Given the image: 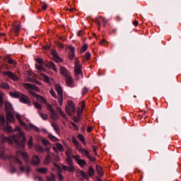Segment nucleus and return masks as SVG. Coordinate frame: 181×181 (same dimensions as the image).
Masks as SVG:
<instances>
[{
    "mask_svg": "<svg viewBox=\"0 0 181 181\" xmlns=\"http://www.w3.org/2000/svg\"><path fill=\"white\" fill-rule=\"evenodd\" d=\"M14 132H18L16 135H13L11 137L3 136L1 138V143L4 144L7 142L9 145H13V141L18 148H25V142H26V136H25V132L21 130V127H16Z\"/></svg>",
    "mask_w": 181,
    "mask_h": 181,
    "instance_id": "obj_1",
    "label": "nucleus"
},
{
    "mask_svg": "<svg viewBox=\"0 0 181 181\" xmlns=\"http://www.w3.org/2000/svg\"><path fill=\"white\" fill-rule=\"evenodd\" d=\"M23 87L25 88V90H28L29 93L33 95V97H35L39 103H41L42 104H48L47 100L44 98L42 95L36 94L35 92L32 91L33 90L34 91H39V88L36 86V85L30 84V83H23Z\"/></svg>",
    "mask_w": 181,
    "mask_h": 181,
    "instance_id": "obj_2",
    "label": "nucleus"
},
{
    "mask_svg": "<svg viewBox=\"0 0 181 181\" xmlns=\"http://www.w3.org/2000/svg\"><path fill=\"white\" fill-rule=\"evenodd\" d=\"M21 156H22L24 159V160H29V155H28V153L23 152V151H17L16 152V156L12 157V159L13 160V162H15L18 166H21L22 165V160H21Z\"/></svg>",
    "mask_w": 181,
    "mask_h": 181,
    "instance_id": "obj_3",
    "label": "nucleus"
},
{
    "mask_svg": "<svg viewBox=\"0 0 181 181\" xmlns=\"http://www.w3.org/2000/svg\"><path fill=\"white\" fill-rule=\"evenodd\" d=\"M5 152V147H4V146H0V158L3 159L4 160H8V159H9V160L11 162H13V158H15V156H8L6 155Z\"/></svg>",
    "mask_w": 181,
    "mask_h": 181,
    "instance_id": "obj_4",
    "label": "nucleus"
},
{
    "mask_svg": "<svg viewBox=\"0 0 181 181\" xmlns=\"http://www.w3.org/2000/svg\"><path fill=\"white\" fill-rule=\"evenodd\" d=\"M46 107L48 111H49L52 119H54V121H57V119H59V115H57V113H56L54 109H53V106H52V105H50L49 103H47L46 105Z\"/></svg>",
    "mask_w": 181,
    "mask_h": 181,
    "instance_id": "obj_5",
    "label": "nucleus"
},
{
    "mask_svg": "<svg viewBox=\"0 0 181 181\" xmlns=\"http://www.w3.org/2000/svg\"><path fill=\"white\" fill-rule=\"evenodd\" d=\"M66 112L69 114V115H71V112H74V114L76 112V105H74V102H68V105L66 107Z\"/></svg>",
    "mask_w": 181,
    "mask_h": 181,
    "instance_id": "obj_6",
    "label": "nucleus"
},
{
    "mask_svg": "<svg viewBox=\"0 0 181 181\" xmlns=\"http://www.w3.org/2000/svg\"><path fill=\"white\" fill-rule=\"evenodd\" d=\"M66 163L69 167L66 165H62V169L64 170H66V172H74L76 169L74 168L73 160H66Z\"/></svg>",
    "mask_w": 181,
    "mask_h": 181,
    "instance_id": "obj_7",
    "label": "nucleus"
},
{
    "mask_svg": "<svg viewBox=\"0 0 181 181\" xmlns=\"http://www.w3.org/2000/svg\"><path fill=\"white\" fill-rule=\"evenodd\" d=\"M74 73H75V76L78 78H80V77H82V78L84 77L83 76V71L81 70V65H79L78 63H76L75 64Z\"/></svg>",
    "mask_w": 181,
    "mask_h": 181,
    "instance_id": "obj_8",
    "label": "nucleus"
},
{
    "mask_svg": "<svg viewBox=\"0 0 181 181\" xmlns=\"http://www.w3.org/2000/svg\"><path fill=\"white\" fill-rule=\"evenodd\" d=\"M3 74L4 76H6V77H9V78H11L13 81H19V77L11 71H4Z\"/></svg>",
    "mask_w": 181,
    "mask_h": 181,
    "instance_id": "obj_9",
    "label": "nucleus"
},
{
    "mask_svg": "<svg viewBox=\"0 0 181 181\" xmlns=\"http://www.w3.org/2000/svg\"><path fill=\"white\" fill-rule=\"evenodd\" d=\"M40 80H43L45 83H47V84H53V83H54V79L47 76L45 74H40Z\"/></svg>",
    "mask_w": 181,
    "mask_h": 181,
    "instance_id": "obj_10",
    "label": "nucleus"
},
{
    "mask_svg": "<svg viewBox=\"0 0 181 181\" xmlns=\"http://www.w3.org/2000/svg\"><path fill=\"white\" fill-rule=\"evenodd\" d=\"M52 149L54 151V152L57 153L59 152H64V146H62L60 143H56L52 146Z\"/></svg>",
    "mask_w": 181,
    "mask_h": 181,
    "instance_id": "obj_11",
    "label": "nucleus"
},
{
    "mask_svg": "<svg viewBox=\"0 0 181 181\" xmlns=\"http://www.w3.org/2000/svg\"><path fill=\"white\" fill-rule=\"evenodd\" d=\"M73 158L77 162L78 165L81 166V168H83V166H86V165H87V163L84 160L80 158V156H74Z\"/></svg>",
    "mask_w": 181,
    "mask_h": 181,
    "instance_id": "obj_12",
    "label": "nucleus"
},
{
    "mask_svg": "<svg viewBox=\"0 0 181 181\" xmlns=\"http://www.w3.org/2000/svg\"><path fill=\"white\" fill-rule=\"evenodd\" d=\"M52 156H54V153L48 151L45 158V165H49L52 162V159H53Z\"/></svg>",
    "mask_w": 181,
    "mask_h": 181,
    "instance_id": "obj_13",
    "label": "nucleus"
},
{
    "mask_svg": "<svg viewBox=\"0 0 181 181\" xmlns=\"http://www.w3.org/2000/svg\"><path fill=\"white\" fill-rule=\"evenodd\" d=\"M65 81L66 86L69 87H74V81H73V77L71 75H68V76H65Z\"/></svg>",
    "mask_w": 181,
    "mask_h": 181,
    "instance_id": "obj_14",
    "label": "nucleus"
},
{
    "mask_svg": "<svg viewBox=\"0 0 181 181\" xmlns=\"http://www.w3.org/2000/svg\"><path fill=\"white\" fill-rule=\"evenodd\" d=\"M20 101L23 104H30V99L29 98V97L24 95L23 93H22L20 96Z\"/></svg>",
    "mask_w": 181,
    "mask_h": 181,
    "instance_id": "obj_15",
    "label": "nucleus"
},
{
    "mask_svg": "<svg viewBox=\"0 0 181 181\" xmlns=\"http://www.w3.org/2000/svg\"><path fill=\"white\" fill-rule=\"evenodd\" d=\"M65 155L67 158L66 160H71V156L73 155V150L69 146H66Z\"/></svg>",
    "mask_w": 181,
    "mask_h": 181,
    "instance_id": "obj_16",
    "label": "nucleus"
},
{
    "mask_svg": "<svg viewBox=\"0 0 181 181\" xmlns=\"http://www.w3.org/2000/svg\"><path fill=\"white\" fill-rule=\"evenodd\" d=\"M6 121L8 122H13L15 121V117H13V112H7L6 115Z\"/></svg>",
    "mask_w": 181,
    "mask_h": 181,
    "instance_id": "obj_17",
    "label": "nucleus"
},
{
    "mask_svg": "<svg viewBox=\"0 0 181 181\" xmlns=\"http://www.w3.org/2000/svg\"><path fill=\"white\" fill-rule=\"evenodd\" d=\"M5 110L6 112H13V107H12V105L9 102H5Z\"/></svg>",
    "mask_w": 181,
    "mask_h": 181,
    "instance_id": "obj_18",
    "label": "nucleus"
},
{
    "mask_svg": "<svg viewBox=\"0 0 181 181\" xmlns=\"http://www.w3.org/2000/svg\"><path fill=\"white\" fill-rule=\"evenodd\" d=\"M69 59L70 60H73L74 59V56H75V49L74 47H69Z\"/></svg>",
    "mask_w": 181,
    "mask_h": 181,
    "instance_id": "obj_19",
    "label": "nucleus"
},
{
    "mask_svg": "<svg viewBox=\"0 0 181 181\" xmlns=\"http://www.w3.org/2000/svg\"><path fill=\"white\" fill-rule=\"evenodd\" d=\"M60 73L64 76V77H67L68 76H70L69 71H67L66 69L64 66H61Z\"/></svg>",
    "mask_w": 181,
    "mask_h": 181,
    "instance_id": "obj_20",
    "label": "nucleus"
},
{
    "mask_svg": "<svg viewBox=\"0 0 181 181\" xmlns=\"http://www.w3.org/2000/svg\"><path fill=\"white\" fill-rule=\"evenodd\" d=\"M32 163L33 165H39L40 163V158L37 156H33L32 158Z\"/></svg>",
    "mask_w": 181,
    "mask_h": 181,
    "instance_id": "obj_21",
    "label": "nucleus"
},
{
    "mask_svg": "<svg viewBox=\"0 0 181 181\" xmlns=\"http://www.w3.org/2000/svg\"><path fill=\"white\" fill-rule=\"evenodd\" d=\"M56 91L58 94V97L60 95H63V89L62 88V86L59 84L55 85Z\"/></svg>",
    "mask_w": 181,
    "mask_h": 181,
    "instance_id": "obj_22",
    "label": "nucleus"
},
{
    "mask_svg": "<svg viewBox=\"0 0 181 181\" xmlns=\"http://www.w3.org/2000/svg\"><path fill=\"white\" fill-rule=\"evenodd\" d=\"M10 95L13 98H21V96L22 95V93L18 92V91L11 92Z\"/></svg>",
    "mask_w": 181,
    "mask_h": 181,
    "instance_id": "obj_23",
    "label": "nucleus"
},
{
    "mask_svg": "<svg viewBox=\"0 0 181 181\" xmlns=\"http://www.w3.org/2000/svg\"><path fill=\"white\" fill-rule=\"evenodd\" d=\"M96 172L99 176L104 175V171L103 170V168L100 165H96Z\"/></svg>",
    "mask_w": 181,
    "mask_h": 181,
    "instance_id": "obj_24",
    "label": "nucleus"
},
{
    "mask_svg": "<svg viewBox=\"0 0 181 181\" xmlns=\"http://www.w3.org/2000/svg\"><path fill=\"white\" fill-rule=\"evenodd\" d=\"M80 175L82 176V177H83V179H85L86 180H90V177L88 175V174H87L86 172H84L83 170H81L80 171Z\"/></svg>",
    "mask_w": 181,
    "mask_h": 181,
    "instance_id": "obj_25",
    "label": "nucleus"
},
{
    "mask_svg": "<svg viewBox=\"0 0 181 181\" xmlns=\"http://www.w3.org/2000/svg\"><path fill=\"white\" fill-rule=\"evenodd\" d=\"M38 173H42V175H46L47 173V168H40L37 169Z\"/></svg>",
    "mask_w": 181,
    "mask_h": 181,
    "instance_id": "obj_26",
    "label": "nucleus"
},
{
    "mask_svg": "<svg viewBox=\"0 0 181 181\" xmlns=\"http://www.w3.org/2000/svg\"><path fill=\"white\" fill-rule=\"evenodd\" d=\"M78 151L79 152H81V153H83V155H85V156H87V158L90 155V152L88 150H86L83 148H80Z\"/></svg>",
    "mask_w": 181,
    "mask_h": 181,
    "instance_id": "obj_27",
    "label": "nucleus"
},
{
    "mask_svg": "<svg viewBox=\"0 0 181 181\" xmlns=\"http://www.w3.org/2000/svg\"><path fill=\"white\" fill-rule=\"evenodd\" d=\"M14 33L15 35H19V33L21 32V23H19L18 25L15 26L13 28Z\"/></svg>",
    "mask_w": 181,
    "mask_h": 181,
    "instance_id": "obj_28",
    "label": "nucleus"
},
{
    "mask_svg": "<svg viewBox=\"0 0 181 181\" xmlns=\"http://www.w3.org/2000/svg\"><path fill=\"white\" fill-rule=\"evenodd\" d=\"M52 126L53 129H54L56 134H60V129H59V126L55 122L52 123Z\"/></svg>",
    "mask_w": 181,
    "mask_h": 181,
    "instance_id": "obj_29",
    "label": "nucleus"
},
{
    "mask_svg": "<svg viewBox=\"0 0 181 181\" xmlns=\"http://www.w3.org/2000/svg\"><path fill=\"white\" fill-rule=\"evenodd\" d=\"M4 61L6 63H8V64H13L14 66H16V61L13 60L12 58H7L6 59H4Z\"/></svg>",
    "mask_w": 181,
    "mask_h": 181,
    "instance_id": "obj_30",
    "label": "nucleus"
},
{
    "mask_svg": "<svg viewBox=\"0 0 181 181\" xmlns=\"http://www.w3.org/2000/svg\"><path fill=\"white\" fill-rule=\"evenodd\" d=\"M28 148L32 149L33 148V136H30L28 142Z\"/></svg>",
    "mask_w": 181,
    "mask_h": 181,
    "instance_id": "obj_31",
    "label": "nucleus"
},
{
    "mask_svg": "<svg viewBox=\"0 0 181 181\" xmlns=\"http://www.w3.org/2000/svg\"><path fill=\"white\" fill-rule=\"evenodd\" d=\"M94 173H95V172L94 171V168H93V167L90 166L88 168V175H89L90 177H91V176H94Z\"/></svg>",
    "mask_w": 181,
    "mask_h": 181,
    "instance_id": "obj_32",
    "label": "nucleus"
},
{
    "mask_svg": "<svg viewBox=\"0 0 181 181\" xmlns=\"http://www.w3.org/2000/svg\"><path fill=\"white\" fill-rule=\"evenodd\" d=\"M41 142L42 143V145H44V146H50V141H49V140L46 139H42Z\"/></svg>",
    "mask_w": 181,
    "mask_h": 181,
    "instance_id": "obj_33",
    "label": "nucleus"
},
{
    "mask_svg": "<svg viewBox=\"0 0 181 181\" xmlns=\"http://www.w3.org/2000/svg\"><path fill=\"white\" fill-rule=\"evenodd\" d=\"M48 138H49V139H50V140L52 141L53 142H57V141H59V139H57V137L53 136L52 134H48Z\"/></svg>",
    "mask_w": 181,
    "mask_h": 181,
    "instance_id": "obj_34",
    "label": "nucleus"
},
{
    "mask_svg": "<svg viewBox=\"0 0 181 181\" xmlns=\"http://www.w3.org/2000/svg\"><path fill=\"white\" fill-rule=\"evenodd\" d=\"M5 125V116L4 115H0V127H4Z\"/></svg>",
    "mask_w": 181,
    "mask_h": 181,
    "instance_id": "obj_35",
    "label": "nucleus"
},
{
    "mask_svg": "<svg viewBox=\"0 0 181 181\" xmlns=\"http://www.w3.org/2000/svg\"><path fill=\"white\" fill-rule=\"evenodd\" d=\"M29 128H30L31 129L35 131V132H39V131H40L39 127L35 126V124H30Z\"/></svg>",
    "mask_w": 181,
    "mask_h": 181,
    "instance_id": "obj_36",
    "label": "nucleus"
},
{
    "mask_svg": "<svg viewBox=\"0 0 181 181\" xmlns=\"http://www.w3.org/2000/svg\"><path fill=\"white\" fill-rule=\"evenodd\" d=\"M47 181H56V175L53 173L51 174V176L47 177Z\"/></svg>",
    "mask_w": 181,
    "mask_h": 181,
    "instance_id": "obj_37",
    "label": "nucleus"
},
{
    "mask_svg": "<svg viewBox=\"0 0 181 181\" xmlns=\"http://www.w3.org/2000/svg\"><path fill=\"white\" fill-rule=\"evenodd\" d=\"M49 69H52V70H54V71L57 72V69L56 68V65L53 62H49Z\"/></svg>",
    "mask_w": 181,
    "mask_h": 181,
    "instance_id": "obj_38",
    "label": "nucleus"
},
{
    "mask_svg": "<svg viewBox=\"0 0 181 181\" xmlns=\"http://www.w3.org/2000/svg\"><path fill=\"white\" fill-rule=\"evenodd\" d=\"M35 68L38 71H46V69L43 67L41 64L40 65H35Z\"/></svg>",
    "mask_w": 181,
    "mask_h": 181,
    "instance_id": "obj_39",
    "label": "nucleus"
},
{
    "mask_svg": "<svg viewBox=\"0 0 181 181\" xmlns=\"http://www.w3.org/2000/svg\"><path fill=\"white\" fill-rule=\"evenodd\" d=\"M4 98H5V94L0 93V107H2V105H4Z\"/></svg>",
    "mask_w": 181,
    "mask_h": 181,
    "instance_id": "obj_40",
    "label": "nucleus"
},
{
    "mask_svg": "<svg viewBox=\"0 0 181 181\" xmlns=\"http://www.w3.org/2000/svg\"><path fill=\"white\" fill-rule=\"evenodd\" d=\"M72 142L76 145V148H80V143L76 139V137L73 136L72 137Z\"/></svg>",
    "mask_w": 181,
    "mask_h": 181,
    "instance_id": "obj_41",
    "label": "nucleus"
},
{
    "mask_svg": "<svg viewBox=\"0 0 181 181\" xmlns=\"http://www.w3.org/2000/svg\"><path fill=\"white\" fill-rule=\"evenodd\" d=\"M35 149L37 150L38 152H43L45 151L43 147L40 145H36L35 146Z\"/></svg>",
    "mask_w": 181,
    "mask_h": 181,
    "instance_id": "obj_42",
    "label": "nucleus"
},
{
    "mask_svg": "<svg viewBox=\"0 0 181 181\" xmlns=\"http://www.w3.org/2000/svg\"><path fill=\"white\" fill-rule=\"evenodd\" d=\"M4 131H6V132H12L13 130L12 129V127L8 125V123H6Z\"/></svg>",
    "mask_w": 181,
    "mask_h": 181,
    "instance_id": "obj_43",
    "label": "nucleus"
},
{
    "mask_svg": "<svg viewBox=\"0 0 181 181\" xmlns=\"http://www.w3.org/2000/svg\"><path fill=\"white\" fill-rule=\"evenodd\" d=\"M78 138L79 141H81L82 144H83V145H86V139L84 138V136H83L82 134H79L78 136Z\"/></svg>",
    "mask_w": 181,
    "mask_h": 181,
    "instance_id": "obj_44",
    "label": "nucleus"
},
{
    "mask_svg": "<svg viewBox=\"0 0 181 181\" xmlns=\"http://www.w3.org/2000/svg\"><path fill=\"white\" fill-rule=\"evenodd\" d=\"M99 18H101L103 27L105 28V25H107V23H108V20H107V18H105V17L99 16Z\"/></svg>",
    "mask_w": 181,
    "mask_h": 181,
    "instance_id": "obj_45",
    "label": "nucleus"
},
{
    "mask_svg": "<svg viewBox=\"0 0 181 181\" xmlns=\"http://www.w3.org/2000/svg\"><path fill=\"white\" fill-rule=\"evenodd\" d=\"M40 117H41V118H42V119H45V120L49 118V117L47 116V114L43 113V112H40Z\"/></svg>",
    "mask_w": 181,
    "mask_h": 181,
    "instance_id": "obj_46",
    "label": "nucleus"
},
{
    "mask_svg": "<svg viewBox=\"0 0 181 181\" xmlns=\"http://www.w3.org/2000/svg\"><path fill=\"white\" fill-rule=\"evenodd\" d=\"M33 105L35 107V108H37V110H42V105L39 104V103L34 102Z\"/></svg>",
    "mask_w": 181,
    "mask_h": 181,
    "instance_id": "obj_47",
    "label": "nucleus"
},
{
    "mask_svg": "<svg viewBox=\"0 0 181 181\" xmlns=\"http://www.w3.org/2000/svg\"><path fill=\"white\" fill-rule=\"evenodd\" d=\"M88 49V45L84 44L83 46L82 47V49H81V53H84Z\"/></svg>",
    "mask_w": 181,
    "mask_h": 181,
    "instance_id": "obj_48",
    "label": "nucleus"
},
{
    "mask_svg": "<svg viewBox=\"0 0 181 181\" xmlns=\"http://www.w3.org/2000/svg\"><path fill=\"white\" fill-rule=\"evenodd\" d=\"M54 62H56V63H62V62H63V59H62V58H60V57L57 56L55 57L54 58Z\"/></svg>",
    "mask_w": 181,
    "mask_h": 181,
    "instance_id": "obj_49",
    "label": "nucleus"
},
{
    "mask_svg": "<svg viewBox=\"0 0 181 181\" xmlns=\"http://www.w3.org/2000/svg\"><path fill=\"white\" fill-rule=\"evenodd\" d=\"M1 87H2V88H5L6 90L9 89V85H8V83H2L1 84Z\"/></svg>",
    "mask_w": 181,
    "mask_h": 181,
    "instance_id": "obj_50",
    "label": "nucleus"
},
{
    "mask_svg": "<svg viewBox=\"0 0 181 181\" xmlns=\"http://www.w3.org/2000/svg\"><path fill=\"white\" fill-rule=\"evenodd\" d=\"M88 159H89V160L90 161V162H95V160H96V159H95V157H93L91 155H88Z\"/></svg>",
    "mask_w": 181,
    "mask_h": 181,
    "instance_id": "obj_51",
    "label": "nucleus"
},
{
    "mask_svg": "<svg viewBox=\"0 0 181 181\" xmlns=\"http://www.w3.org/2000/svg\"><path fill=\"white\" fill-rule=\"evenodd\" d=\"M16 117L18 121L20 122V124H23V121H22V119L21 118V115L17 114L16 115Z\"/></svg>",
    "mask_w": 181,
    "mask_h": 181,
    "instance_id": "obj_52",
    "label": "nucleus"
},
{
    "mask_svg": "<svg viewBox=\"0 0 181 181\" xmlns=\"http://www.w3.org/2000/svg\"><path fill=\"white\" fill-rule=\"evenodd\" d=\"M59 97V105H63V95Z\"/></svg>",
    "mask_w": 181,
    "mask_h": 181,
    "instance_id": "obj_53",
    "label": "nucleus"
},
{
    "mask_svg": "<svg viewBox=\"0 0 181 181\" xmlns=\"http://www.w3.org/2000/svg\"><path fill=\"white\" fill-rule=\"evenodd\" d=\"M85 59L86 60H90V59H91V54L90 52H87L85 55Z\"/></svg>",
    "mask_w": 181,
    "mask_h": 181,
    "instance_id": "obj_54",
    "label": "nucleus"
},
{
    "mask_svg": "<svg viewBox=\"0 0 181 181\" xmlns=\"http://www.w3.org/2000/svg\"><path fill=\"white\" fill-rule=\"evenodd\" d=\"M54 169H56V170H58V172H60V170H62V168H60V166H59V165L54 163Z\"/></svg>",
    "mask_w": 181,
    "mask_h": 181,
    "instance_id": "obj_55",
    "label": "nucleus"
},
{
    "mask_svg": "<svg viewBox=\"0 0 181 181\" xmlns=\"http://www.w3.org/2000/svg\"><path fill=\"white\" fill-rule=\"evenodd\" d=\"M87 93H88V89L86 87L83 88L82 90L83 95H86V94H87Z\"/></svg>",
    "mask_w": 181,
    "mask_h": 181,
    "instance_id": "obj_56",
    "label": "nucleus"
},
{
    "mask_svg": "<svg viewBox=\"0 0 181 181\" xmlns=\"http://www.w3.org/2000/svg\"><path fill=\"white\" fill-rule=\"evenodd\" d=\"M42 11H46L47 9V4L42 2Z\"/></svg>",
    "mask_w": 181,
    "mask_h": 181,
    "instance_id": "obj_57",
    "label": "nucleus"
},
{
    "mask_svg": "<svg viewBox=\"0 0 181 181\" xmlns=\"http://www.w3.org/2000/svg\"><path fill=\"white\" fill-rule=\"evenodd\" d=\"M52 159L53 160H56L57 162L60 160V157H59V156H56L54 154V156H52Z\"/></svg>",
    "mask_w": 181,
    "mask_h": 181,
    "instance_id": "obj_58",
    "label": "nucleus"
},
{
    "mask_svg": "<svg viewBox=\"0 0 181 181\" xmlns=\"http://www.w3.org/2000/svg\"><path fill=\"white\" fill-rule=\"evenodd\" d=\"M49 93H50L51 95H52V97H54V98H57V95H56V92H54V90L51 89L49 90Z\"/></svg>",
    "mask_w": 181,
    "mask_h": 181,
    "instance_id": "obj_59",
    "label": "nucleus"
},
{
    "mask_svg": "<svg viewBox=\"0 0 181 181\" xmlns=\"http://www.w3.org/2000/svg\"><path fill=\"white\" fill-rule=\"evenodd\" d=\"M96 25L99 26L98 30H100V28H101V21H100L98 19H95V21Z\"/></svg>",
    "mask_w": 181,
    "mask_h": 181,
    "instance_id": "obj_60",
    "label": "nucleus"
},
{
    "mask_svg": "<svg viewBox=\"0 0 181 181\" xmlns=\"http://www.w3.org/2000/svg\"><path fill=\"white\" fill-rule=\"evenodd\" d=\"M36 62H37V63H38V64H40L41 66L43 64V59H40V58L36 59Z\"/></svg>",
    "mask_w": 181,
    "mask_h": 181,
    "instance_id": "obj_61",
    "label": "nucleus"
},
{
    "mask_svg": "<svg viewBox=\"0 0 181 181\" xmlns=\"http://www.w3.org/2000/svg\"><path fill=\"white\" fill-rule=\"evenodd\" d=\"M78 117H81V114H83V109H80V107L78 108L77 111Z\"/></svg>",
    "mask_w": 181,
    "mask_h": 181,
    "instance_id": "obj_62",
    "label": "nucleus"
},
{
    "mask_svg": "<svg viewBox=\"0 0 181 181\" xmlns=\"http://www.w3.org/2000/svg\"><path fill=\"white\" fill-rule=\"evenodd\" d=\"M58 177H59V180H64V177H63V175H62L61 173H58Z\"/></svg>",
    "mask_w": 181,
    "mask_h": 181,
    "instance_id": "obj_63",
    "label": "nucleus"
},
{
    "mask_svg": "<svg viewBox=\"0 0 181 181\" xmlns=\"http://www.w3.org/2000/svg\"><path fill=\"white\" fill-rule=\"evenodd\" d=\"M52 56H54V57H57V56H59L57 54V52L56 50H52Z\"/></svg>",
    "mask_w": 181,
    "mask_h": 181,
    "instance_id": "obj_64",
    "label": "nucleus"
}]
</instances>
